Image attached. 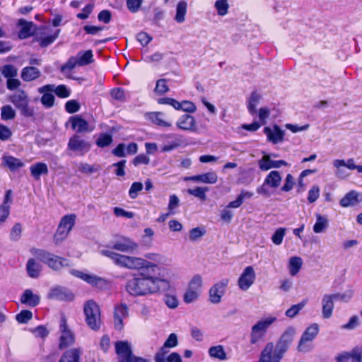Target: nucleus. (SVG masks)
I'll list each match as a JSON object with an SVG mask.
<instances>
[{"mask_svg":"<svg viewBox=\"0 0 362 362\" xmlns=\"http://www.w3.org/2000/svg\"><path fill=\"white\" fill-rule=\"evenodd\" d=\"M169 353L168 349L162 346L158 351L155 354L154 361L155 362H166L167 355Z\"/></svg>","mask_w":362,"mask_h":362,"instance_id":"52","label":"nucleus"},{"mask_svg":"<svg viewBox=\"0 0 362 362\" xmlns=\"http://www.w3.org/2000/svg\"><path fill=\"white\" fill-rule=\"evenodd\" d=\"M259 362H272V344H268L262 351Z\"/></svg>","mask_w":362,"mask_h":362,"instance_id":"57","label":"nucleus"},{"mask_svg":"<svg viewBox=\"0 0 362 362\" xmlns=\"http://www.w3.org/2000/svg\"><path fill=\"white\" fill-rule=\"evenodd\" d=\"M52 93V91H44L40 93L42 94L40 101L42 105L46 108H51L54 105L55 98Z\"/></svg>","mask_w":362,"mask_h":362,"instance_id":"42","label":"nucleus"},{"mask_svg":"<svg viewBox=\"0 0 362 362\" xmlns=\"http://www.w3.org/2000/svg\"><path fill=\"white\" fill-rule=\"evenodd\" d=\"M209 354L211 358L225 361L227 359L226 353L222 345L211 346L209 349Z\"/></svg>","mask_w":362,"mask_h":362,"instance_id":"36","label":"nucleus"},{"mask_svg":"<svg viewBox=\"0 0 362 362\" xmlns=\"http://www.w3.org/2000/svg\"><path fill=\"white\" fill-rule=\"evenodd\" d=\"M139 247V245L127 237H122L119 240H116L112 246V249L127 253H132L136 250Z\"/></svg>","mask_w":362,"mask_h":362,"instance_id":"12","label":"nucleus"},{"mask_svg":"<svg viewBox=\"0 0 362 362\" xmlns=\"http://www.w3.org/2000/svg\"><path fill=\"white\" fill-rule=\"evenodd\" d=\"M214 6L218 14L221 16L226 15L229 8L228 0H217Z\"/></svg>","mask_w":362,"mask_h":362,"instance_id":"46","label":"nucleus"},{"mask_svg":"<svg viewBox=\"0 0 362 362\" xmlns=\"http://www.w3.org/2000/svg\"><path fill=\"white\" fill-rule=\"evenodd\" d=\"M22 233L21 225L19 223H16L10 233V239L12 241H17L20 239Z\"/></svg>","mask_w":362,"mask_h":362,"instance_id":"60","label":"nucleus"},{"mask_svg":"<svg viewBox=\"0 0 362 362\" xmlns=\"http://www.w3.org/2000/svg\"><path fill=\"white\" fill-rule=\"evenodd\" d=\"M74 342V336L71 332L62 333L59 339V348L60 349H66Z\"/></svg>","mask_w":362,"mask_h":362,"instance_id":"40","label":"nucleus"},{"mask_svg":"<svg viewBox=\"0 0 362 362\" xmlns=\"http://www.w3.org/2000/svg\"><path fill=\"white\" fill-rule=\"evenodd\" d=\"M3 163L11 171H16L23 166V163L18 158L11 156H5L2 158Z\"/></svg>","mask_w":362,"mask_h":362,"instance_id":"31","label":"nucleus"},{"mask_svg":"<svg viewBox=\"0 0 362 362\" xmlns=\"http://www.w3.org/2000/svg\"><path fill=\"white\" fill-rule=\"evenodd\" d=\"M115 346L118 362H151L148 359L135 356L130 343L127 341H117Z\"/></svg>","mask_w":362,"mask_h":362,"instance_id":"6","label":"nucleus"},{"mask_svg":"<svg viewBox=\"0 0 362 362\" xmlns=\"http://www.w3.org/2000/svg\"><path fill=\"white\" fill-rule=\"evenodd\" d=\"M271 325L272 317H269L266 320H260L253 325L250 334V343L255 344L261 340Z\"/></svg>","mask_w":362,"mask_h":362,"instance_id":"10","label":"nucleus"},{"mask_svg":"<svg viewBox=\"0 0 362 362\" xmlns=\"http://www.w3.org/2000/svg\"><path fill=\"white\" fill-rule=\"evenodd\" d=\"M189 179L196 182L215 184L218 180V176L215 172H208L190 177Z\"/></svg>","mask_w":362,"mask_h":362,"instance_id":"24","label":"nucleus"},{"mask_svg":"<svg viewBox=\"0 0 362 362\" xmlns=\"http://www.w3.org/2000/svg\"><path fill=\"white\" fill-rule=\"evenodd\" d=\"M272 191V172H270L262 186L257 189V192L264 197H269Z\"/></svg>","mask_w":362,"mask_h":362,"instance_id":"34","label":"nucleus"},{"mask_svg":"<svg viewBox=\"0 0 362 362\" xmlns=\"http://www.w3.org/2000/svg\"><path fill=\"white\" fill-rule=\"evenodd\" d=\"M262 98L261 95L254 91L247 99V109L250 115H255L257 112V106Z\"/></svg>","mask_w":362,"mask_h":362,"instance_id":"32","label":"nucleus"},{"mask_svg":"<svg viewBox=\"0 0 362 362\" xmlns=\"http://www.w3.org/2000/svg\"><path fill=\"white\" fill-rule=\"evenodd\" d=\"M169 90V88L166 84V80L164 78L159 79L156 82L155 92H156L159 95H163L167 93Z\"/></svg>","mask_w":362,"mask_h":362,"instance_id":"61","label":"nucleus"},{"mask_svg":"<svg viewBox=\"0 0 362 362\" xmlns=\"http://www.w3.org/2000/svg\"><path fill=\"white\" fill-rule=\"evenodd\" d=\"M128 316V307L126 304L121 303L115 306L114 312L115 327L117 329L123 327V320Z\"/></svg>","mask_w":362,"mask_h":362,"instance_id":"18","label":"nucleus"},{"mask_svg":"<svg viewBox=\"0 0 362 362\" xmlns=\"http://www.w3.org/2000/svg\"><path fill=\"white\" fill-rule=\"evenodd\" d=\"M202 287V278L200 275L197 274L193 276L189 282L188 288L199 291L201 293Z\"/></svg>","mask_w":362,"mask_h":362,"instance_id":"50","label":"nucleus"},{"mask_svg":"<svg viewBox=\"0 0 362 362\" xmlns=\"http://www.w3.org/2000/svg\"><path fill=\"white\" fill-rule=\"evenodd\" d=\"M81 355V350L80 349H71L62 354L59 362H79Z\"/></svg>","mask_w":362,"mask_h":362,"instance_id":"26","label":"nucleus"},{"mask_svg":"<svg viewBox=\"0 0 362 362\" xmlns=\"http://www.w3.org/2000/svg\"><path fill=\"white\" fill-rule=\"evenodd\" d=\"M100 253L103 256L109 257L116 265L129 269H151L153 270V268L157 267L156 264L143 258L121 255L109 250H101Z\"/></svg>","mask_w":362,"mask_h":362,"instance_id":"2","label":"nucleus"},{"mask_svg":"<svg viewBox=\"0 0 362 362\" xmlns=\"http://www.w3.org/2000/svg\"><path fill=\"white\" fill-rule=\"evenodd\" d=\"M285 131L277 125H273V144L281 143L284 141Z\"/></svg>","mask_w":362,"mask_h":362,"instance_id":"49","label":"nucleus"},{"mask_svg":"<svg viewBox=\"0 0 362 362\" xmlns=\"http://www.w3.org/2000/svg\"><path fill=\"white\" fill-rule=\"evenodd\" d=\"M293 286V281L291 279L285 278L281 279L277 285L276 288L282 292H288L291 290Z\"/></svg>","mask_w":362,"mask_h":362,"instance_id":"47","label":"nucleus"},{"mask_svg":"<svg viewBox=\"0 0 362 362\" xmlns=\"http://www.w3.org/2000/svg\"><path fill=\"white\" fill-rule=\"evenodd\" d=\"M8 100L24 117H31L34 115V109L29 105L30 99L24 90H17L15 93L9 96Z\"/></svg>","mask_w":362,"mask_h":362,"instance_id":"4","label":"nucleus"},{"mask_svg":"<svg viewBox=\"0 0 362 362\" xmlns=\"http://www.w3.org/2000/svg\"><path fill=\"white\" fill-rule=\"evenodd\" d=\"M112 142V137L107 134H101L96 141V144L100 148L109 146Z\"/></svg>","mask_w":362,"mask_h":362,"instance_id":"53","label":"nucleus"},{"mask_svg":"<svg viewBox=\"0 0 362 362\" xmlns=\"http://www.w3.org/2000/svg\"><path fill=\"white\" fill-rule=\"evenodd\" d=\"M316 222L313 226V231L315 233L324 232L329 226V219L327 216L316 214Z\"/></svg>","mask_w":362,"mask_h":362,"instance_id":"28","label":"nucleus"},{"mask_svg":"<svg viewBox=\"0 0 362 362\" xmlns=\"http://www.w3.org/2000/svg\"><path fill=\"white\" fill-rule=\"evenodd\" d=\"M335 298L332 294H324L322 297V316L324 319H329L332 316L334 308V301Z\"/></svg>","mask_w":362,"mask_h":362,"instance_id":"16","label":"nucleus"},{"mask_svg":"<svg viewBox=\"0 0 362 362\" xmlns=\"http://www.w3.org/2000/svg\"><path fill=\"white\" fill-rule=\"evenodd\" d=\"M91 144L78 134L72 136L68 142L67 148L78 155H84L90 151Z\"/></svg>","mask_w":362,"mask_h":362,"instance_id":"9","label":"nucleus"},{"mask_svg":"<svg viewBox=\"0 0 362 362\" xmlns=\"http://www.w3.org/2000/svg\"><path fill=\"white\" fill-rule=\"evenodd\" d=\"M60 29H57L54 34L45 37H40L38 39L39 44L42 47H46L52 44L55 40L59 37Z\"/></svg>","mask_w":362,"mask_h":362,"instance_id":"43","label":"nucleus"},{"mask_svg":"<svg viewBox=\"0 0 362 362\" xmlns=\"http://www.w3.org/2000/svg\"><path fill=\"white\" fill-rule=\"evenodd\" d=\"M33 318V313L28 310H23L16 315V320L21 324H26Z\"/></svg>","mask_w":362,"mask_h":362,"instance_id":"48","label":"nucleus"},{"mask_svg":"<svg viewBox=\"0 0 362 362\" xmlns=\"http://www.w3.org/2000/svg\"><path fill=\"white\" fill-rule=\"evenodd\" d=\"M361 194L356 191H351L348 192L340 201V205L343 207H348L354 206L362 201V197L361 199L358 197Z\"/></svg>","mask_w":362,"mask_h":362,"instance_id":"25","label":"nucleus"},{"mask_svg":"<svg viewBox=\"0 0 362 362\" xmlns=\"http://www.w3.org/2000/svg\"><path fill=\"white\" fill-rule=\"evenodd\" d=\"M336 359L337 362H347L349 359L351 362H362V348L356 346L349 352L341 353Z\"/></svg>","mask_w":362,"mask_h":362,"instance_id":"17","label":"nucleus"},{"mask_svg":"<svg viewBox=\"0 0 362 362\" xmlns=\"http://www.w3.org/2000/svg\"><path fill=\"white\" fill-rule=\"evenodd\" d=\"M71 274L100 289L105 288L108 284L106 279L96 275L84 274L81 271L74 269L71 271Z\"/></svg>","mask_w":362,"mask_h":362,"instance_id":"11","label":"nucleus"},{"mask_svg":"<svg viewBox=\"0 0 362 362\" xmlns=\"http://www.w3.org/2000/svg\"><path fill=\"white\" fill-rule=\"evenodd\" d=\"M187 112H194L197 110L196 105L189 100H183L180 102L179 110Z\"/></svg>","mask_w":362,"mask_h":362,"instance_id":"59","label":"nucleus"},{"mask_svg":"<svg viewBox=\"0 0 362 362\" xmlns=\"http://www.w3.org/2000/svg\"><path fill=\"white\" fill-rule=\"evenodd\" d=\"M111 97L119 102H124L125 100V95L124 90L121 88H113L110 92Z\"/></svg>","mask_w":362,"mask_h":362,"instance_id":"63","label":"nucleus"},{"mask_svg":"<svg viewBox=\"0 0 362 362\" xmlns=\"http://www.w3.org/2000/svg\"><path fill=\"white\" fill-rule=\"evenodd\" d=\"M93 52L90 49L86 50L84 52H79L76 57V59L78 60V65L81 66L92 63L93 61Z\"/></svg>","mask_w":362,"mask_h":362,"instance_id":"38","label":"nucleus"},{"mask_svg":"<svg viewBox=\"0 0 362 362\" xmlns=\"http://www.w3.org/2000/svg\"><path fill=\"white\" fill-rule=\"evenodd\" d=\"M30 170L31 175L36 180H40L42 175H47L49 172L47 164L42 162L32 165Z\"/></svg>","mask_w":362,"mask_h":362,"instance_id":"27","label":"nucleus"},{"mask_svg":"<svg viewBox=\"0 0 362 362\" xmlns=\"http://www.w3.org/2000/svg\"><path fill=\"white\" fill-rule=\"evenodd\" d=\"M143 3V0H127V6L132 13H136Z\"/></svg>","mask_w":362,"mask_h":362,"instance_id":"64","label":"nucleus"},{"mask_svg":"<svg viewBox=\"0 0 362 362\" xmlns=\"http://www.w3.org/2000/svg\"><path fill=\"white\" fill-rule=\"evenodd\" d=\"M259 362H272V344H268L262 351Z\"/></svg>","mask_w":362,"mask_h":362,"instance_id":"56","label":"nucleus"},{"mask_svg":"<svg viewBox=\"0 0 362 362\" xmlns=\"http://www.w3.org/2000/svg\"><path fill=\"white\" fill-rule=\"evenodd\" d=\"M47 297L57 300L71 301L74 298V295L66 288L56 286L50 290Z\"/></svg>","mask_w":362,"mask_h":362,"instance_id":"14","label":"nucleus"},{"mask_svg":"<svg viewBox=\"0 0 362 362\" xmlns=\"http://www.w3.org/2000/svg\"><path fill=\"white\" fill-rule=\"evenodd\" d=\"M177 126L183 130L193 131L195 129V119L192 116L185 114L177 122Z\"/></svg>","mask_w":362,"mask_h":362,"instance_id":"23","label":"nucleus"},{"mask_svg":"<svg viewBox=\"0 0 362 362\" xmlns=\"http://www.w3.org/2000/svg\"><path fill=\"white\" fill-rule=\"evenodd\" d=\"M206 233V230L204 228L197 227L192 228L189 231V239L192 241H195L202 238Z\"/></svg>","mask_w":362,"mask_h":362,"instance_id":"62","label":"nucleus"},{"mask_svg":"<svg viewBox=\"0 0 362 362\" xmlns=\"http://www.w3.org/2000/svg\"><path fill=\"white\" fill-rule=\"evenodd\" d=\"M83 312L88 326L93 330H98L101 325L99 305L94 300H89L84 304Z\"/></svg>","mask_w":362,"mask_h":362,"instance_id":"5","label":"nucleus"},{"mask_svg":"<svg viewBox=\"0 0 362 362\" xmlns=\"http://www.w3.org/2000/svg\"><path fill=\"white\" fill-rule=\"evenodd\" d=\"M41 76L40 71L35 66H25L21 71V77L26 82L37 79Z\"/></svg>","mask_w":362,"mask_h":362,"instance_id":"22","label":"nucleus"},{"mask_svg":"<svg viewBox=\"0 0 362 362\" xmlns=\"http://www.w3.org/2000/svg\"><path fill=\"white\" fill-rule=\"evenodd\" d=\"M165 115L161 112H154L148 114V119L155 124L162 127H171V122L164 119Z\"/></svg>","mask_w":362,"mask_h":362,"instance_id":"30","label":"nucleus"},{"mask_svg":"<svg viewBox=\"0 0 362 362\" xmlns=\"http://www.w3.org/2000/svg\"><path fill=\"white\" fill-rule=\"evenodd\" d=\"M296 334L295 328L291 327L285 330L278 342L273 353V362H279L287 351L288 346Z\"/></svg>","mask_w":362,"mask_h":362,"instance_id":"7","label":"nucleus"},{"mask_svg":"<svg viewBox=\"0 0 362 362\" xmlns=\"http://www.w3.org/2000/svg\"><path fill=\"white\" fill-rule=\"evenodd\" d=\"M171 288L170 282L164 279L153 276L141 272L129 279L126 291L132 296H144L156 293H165Z\"/></svg>","mask_w":362,"mask_h":362,"instance_id":"1","label":"nucleus"},{"mask_svg":"<svg viewBox=\"0 0 362 362\" xmlns=\"http://www.w3.org/2000/svg\"><path fill=\"white\" fill-rule=\"evenodd\" d=\"M1 110V117L3 120L13 119L16 117V112L11 105H4Z\"/></svg>","mask_w":362,"mask_h":362,"instance_id":"45","label":"nucleus"},{"mask_svg":"<svg viewBox=\"0 0 362 362\" xmlns=\"http://www.w3.org/2000/svg\"><path fill=\"white\" fill-rule=\"evenodd\" d=\"M143 184L140 182H134L132 184L129 190V195L131 199H136L138 193L143 189Z\"/></svg>","mask_w":362,"mask_h":362,"instance_id":"54","label":"nucleus"},{"mask_svg":"<svg viewBox=\"0 0 362 362\" xmlns=\"http://www.w3.org/2000/svg\"><path fill=\"white\" fill-rule=\"evenodd\" d=\"M1 74L7 79L18 76V69L13 64H7L0 68Z\"/></svg>","mask_w":362,"mask_h":362,"instance_id":"41","label":"nucleus"},{"mask_svg":"<svg viewBox=\"0 0 362 362\" xmlns=\"http://www.w3.org/2000/svg\"><path fill=\"white\" fill-rule=\"evenodd\" d=\"M81 105L76 100H71L66 103L65 110L67 112L73 114L77 112L80 110Z\"/></svg>","mask_w":362,"mask_h":362,"instance_id":"58","label":"nucleus"},{"mask_svg":"<svg viewBox=\"0 0 362 362\" xmlns=\"http://www.w3.org/2000/svg\"><path fill=\"white\" fill-rule=\"evenodd\" d=\"M37 90L38 93L52 91L53 93H55L58 97L62 98H68L70 95V90L65 85H59L56 86L54 84H47L40 87Z\"/></svg>","mask_w":362,"mask_h":362,"instance_id":"20","label":"nucleus"},{"mask_svg":"<svg viewBox=\"0 0 362 362\" xmlns=\"http://www.w3.org/2000/svg\"><path fill=\"white\" fill-rule=\"evenodd\" d=\"M255 280V273L251 266L247 267L238 279V286L243 291L247 290Z\"/></svg>","mask_w":362,"mask_h":362,"instance_id":"15","label":"nucleus"},{"mask_svg":"<svg viewBox=\"0 0 362 362\" xmlns=\"http://www.w3.org/2000/svg\"><path fill=\"white\" fill-rule=\"evenodd\" d=\"M333 166L335 168V175L340 179L346 178L349 174L346 173L344 166V160L335 159L332 162Z\"/></svg>","mask_w":362,"mask_h":362,"instance_id":"37","label":"nucleus"},{"mask_svg":"<svg viewBox=\"0 0 362 362\" xmlns=\"http://www.w3.org/2000/svg\"><path fill=\"white\" fill-rule=\"evenodd\" d=\"M303 264V260L299 257H292L289 259L288 270L289 274L294 276L300 270Z\"/></svg>","mask_w":362,"mask_h":362,"instance_id":"35","label":"nucleus"},{"mask_svg":"<svg viewBox=\"0 0 362 362\" xmlns=\"http://www.w3.org/2000/svg\"><path fill=\"white\" fill-rule=\"evenodd\" d=\"M208 190V187H196L194 189H188L187 193L199 198L202 201H205L206 199V192Z\"/></svg>","mask_w":362,"mask_h":362,"instance_id":"44","label":"nucleus"},{"mask_svg":"<svg viewBox=\"0 0 362 362\" xmlns=\"http://www.w3.org/2000/svg\"><path fill=\"white\" fill-rule=\"evenodd\" d=\"M26 270L30 277L37 278L39 276L41 271L40 265L36 262L35 259L30 258L27 262Z\"/></svg>","mask_w":362,"mask_h":362,"instance_id":"33","label":"nucleus"},{"mask_svg":"<svg viewBox=\"0 0 362 362\" xmlns=\"http://www.w3.org/2000/svg\"><path fill=\"white\" fill-rule=\"evenodd\" d=\"M228 284V279H224L215 284L209 290V300L214 304L221 302L222 296L225 293L226 287Z\"/></svg>","mask_w":362,"mask_h":362,"instance_id":"13","label":"nucleus"},{"mask_svg":"<svg viewBox=\"0 0 362 362\" xmlns=\"http://www.w3.org/2000/svg\"><path fill=\"white\" fill-rule=\"evenodd\" d=\"M69 122L71 128L78 133L91 132L93 128L90 127L88 122L78 115L71 117Z\"/></svg>","mask_w":362,"mask_h":362,"instance_id":"19","label":"nucleus"},{"mask_svg":"<svg viewBox=\"0 0 362 362\" xmlns=\"http://www.w3.org/2000/svg\"><path fill=\"white\" fill-rule=\"evenodd\" d=\"M187 2L185 1H180L178 2L176 7V14L175 20L176 22L181 23L185 21V16L187 13Z\"/></svg>","mask_w":362,"mask_h":362,"instance_id":"39","label":"nucleus"},{"mask_svg":"<svg viewBox=\"0 0 362 362\" xmlns=\"http://www.w3.org/2000/svg\"><path fill=\"white\" fill-rule=\"evenodd\" d=\"M200 295L199 291H196L189 288H187L185 292L183 300L186 303H190L196 300Z\"/></svg>","mask_w":362,"mask_h":362,"instance_id":"55","label":"nucleus"},{"mask_svg":"<svg viewBox=\"0 0 362 362\" xmlns=\"http://www.w3.org/2000/svg\"><path fill=\"white\" fill-rule=\"evenodd\" d=\"M20 301L22 304L33 308L39 305L40 297L39 295L33 293L32 290L26 289L21 295Z\"/></svg>","mask_w":362,"mask_h":362,"instance_id":"21","label":"nucleus"},{"mask_svg":"<svg viewBox=\"0 0 362 362\" xmlns=\"http://www.w3.org/2000/svg\"><path fill=\"white\" fill-rule=\"evenodd\" d=\"M30 252L39 261L47 264L54 271H59L64 267H68L71 265L69 259L56 255L45 250L33 248L30 250Z\"/></svg>","mask_w":362,"mask_h":362,"instance_id":"3","label":"nucleus"},{"mask_svg":"<svg viewBox=\"0 0 362 362\" xmlns=\"http://www.w3.org/2000/svg\"><path fill=\"white\" fill-rule=\"evenodd\" d=\"M319 332V326L314 323L309 326L303 332L298 344V350L300 352L309 351L312 346L310 342L315 338Z\"/></svg>","mask_w":362,"mask_h":362,"instance_id":"8","label":"nucleus"},{"mask_svg":"<svg viewBox=\"0 0 362 362\" xmlns=\"http://www.w3.org/2000/svg\"><path fill=\"white\" fill-rule=\"evenodd\" d=\"M180 205V199L175 194H171L169 197V203L168 206V210L169 214H175V209H177Z\"/></svg>","mask_w":362,"mask_h":362,"instance_id":"51","label":"nucleus"},{"mask_svg":"<svg viewBox=\"0 0 362 362\" xmlns=\"http://www.w3.org/2000/svg\"><path fill=\"white\" fill-rule=\"evenodd\" d=\"M33 22H28L24 19H20L18 21V25H20L21 30L18 33V37L21 39H26L33 35L32 28L33 26Z\"/></svg>","mask_w":362,"mask_h":362,"instance_id":"29","label":"nucleus"}]
</instances>
